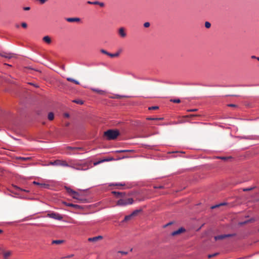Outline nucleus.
Segmentation results:
<instances>
[{
	"mask_svg": "<svg viewBox=\"0 0 259 259\" xmlns=\"http://www.w3.org/2000/svg\"><path fill=\"white\" fill-rule=\"evenodd\" d=\"M98 5H99L101 7H104L105 4H104V3H103L102 2H99Z\"/></svg>",
	"mask_w": 259,
	"mask_h": 259,
	"instance_id": "4c0bfd02",
	"label": "nucleus"
},
{
	"mask_svg": "<svg viewBox=\"0 0 259 259\" xmlns=\"http://www.w3.org/2000/svg\"><path fill=\"white\" fill-rule=\"evenodd\" d=\"M256 59H257L258 61H259V57H257V58H256Z\"/></svg>",
	"mask_w": 259,
	"mask_h": 259,
	"instance_id": "13d9d810",
	"label": "nucleus"
},
{
	"mask_svg": "<svg viewBox=\"0 0 259 259\" xmlns=\"http://www.w3.org/2000/svg\"><path fill=\"white\" fill-rule=\"evenodd\" d=\"M121 51H122V50L120 49L117 52H119V54H120L121 52Z\"/></svg>",
	"mask_w": 259,
	"mask_h": 259,
	"instance_id": "603ef678",
	"label": "nucleus"
},
{
	"mask_svg": "<svg viewBox=\"0 0 259 259\" xmlns=\"http://www.w3.org/2000/svg\"><path fill=\"white\" fill-rule=\"evenodd\" d=\"M12 254L11 251H8L7 252H5L4 253V257L5 259H7L8 257H9Z\"/></svg>",
	"mask_w": 259,
	"mask_h": 259,
	"instance_id": "f3484780",
	"label": "nucleus"
},
{
	"mask_svg": "<svg viewBox=\"0 0 259 259\" xmlns=\"http://www.w3.org/2000/svg\"><path fill=\"white\" fill-rule=\"evenodd\" d=\"M20 158L23 160H26V159H28V158H24V157H22V158L21 157Z\"/></svg>",
	"mask_w": 259,
	"mask_h": 259,
	"instance_id": "09e8293b",
	"label": "nucleus"
},
{
	"mask_svg": "<svg viewBox=\"0 0 259 259\" xmlns=\"http://www.w3.org/2000/svg\"><path fill=\"white\" fill-rule=\"evenodd\" d=\"M73 255H74L73 254H71V255H69L66 256V257H68V258L71 257L73 256Z\"/></svg>",
	"mask_w": 259,
	"mask_h": 259,
	"instance_id": "49530a36",
	"label": "nucleus"
},
{
	"mask_svg": "<svg viewBox=\"0 0 259 259\" xmlns=\"http://www.w3.org/2000/svg\"><path fill=\"white\" fill-rule=\"evenodd\" d=\"M185 231V229L183 228H180L178 230L174 231L171 233L172 236L178 235Z\"/></svg>",
	"mask_w": 259,
	"mask_h": 259,
	"instance_id": "9d476101",
	"label": "nucleus"
},
{
	"mask_svg": "<svg viewBox=\"0 0 259 259\" xmlns=\"http://www.w3.org/2000/svg\"><path fill=\"white\" fill-rule=\"evenodd\" d=\"M67 149L68 150H81L82 149V148L77 147H67Z\"/></svg>",
	"mask_w": 259,
	"mask_h": 259,
	"instance_id": "2eb2a0df",
	"label": "nucleus"
},
{
	"mask_svg": "<svg viewBox=\"0 0 259 259\" xmlns=\"http://www.w3.org/2000/svg\"><path fill=\"white\" fill-rule=\"evenodd\" d=\"M30 9V7H24V8H23V10H24V11H28V10H29Z\"/></svg>",
	"mask_w": 259,
	"mask_h": 259,
	"instance_id": "79ce46f5",
	"label": "nucleus"
},
{
	"mask_svg": "<svg viewBox=\"0 0 259 259\" xmlns=\"http://www.w3.org/2000/svg\"><path fill=\"white\" fill-rule=\"evenodd\" d=\"M57 163H58V159L54 160L53 161H50L49 163V165L57 166Z\"/></svg>",
	"mask_w": 259,
	"mask_h": 259,
	"instance_id": "5701e85b",
	"label": "nucleus"
},
{
	"mask_svg": "<svg viewBox=\"0 0 259 259\" xmlns=\"http://www.w3.org/2000/svg\"><path fill=\"white\" fill-rule=\"evenodd\" d=\"M119 55V52H116L114 54L109 53V56L110 57H117Z\"/></svg>",
	"mask_w": 259,
	"mask_h": 259,
	"instance_id": "4be33fe9",
	"label": "nucleus"
},
{
	"mask_svg": "<svg viewBox=\"0 0 259 259\" xmlns=\"http://www.w3.org/2000/svg\"><path fill=\"white\" fill-rule=\"evenodd\" d=\"M42 40L47 44H50L51 42V39L49 36H44Z\"/></svg>",
	"mask_w": 259,
	"mask_h": 259,
	"instance_id": "4468645a",
	"label": "nucleus"
},
{
	"mask_svg": "<svg viewBox=\"0 0 259 259\" xmlns=\"http://www.w3.org/2000/svg\"><path fill=\"white\" fill-rule=\"evenodd\" d=\"M3 232V230L0 229V234L2 233Z\"/></svg>",
	"mask_w": 259,
	"mask_h": 259,
	"instance_id": "5fc2aeb1",
	"label": "nucleus"
},
{
	"mask_svg": "<svg viewBox=\"0 0 259 259\" xmlns=\"http://www.w3.org/2000/svg\"><path fill=\"white\" fill-rule=\"evenodd\" d=\"M48 216L51 218L57 220H62L63 219V217L61 215L55 212L48 213Z\"/></svg>",
	"mask_w": 259,
	"mask_h": 259,
	"instance_id": "39448f33",
	"label": "nucleus"
},
{
	"mask_svg": "<svg viewBox=\"0 0 259 259\" xmlns=\"http://www.w3.org/2000/svg\"><path fill=\"white\" fill-rule=\"evenodd\" d=\"M251 58H252V59H256V58H257V57H255V56H251Z\"/></svg>",
	"mask_w": 259,
	"mask_h": 259,
	"instance_id": "8fccbe9b",
	"label": "nucleus"
},
{
	"mask_svg": "<svg viewBox=\"0 0 259 259\" xmlns=\"http://www.w3.org/2000/svg\"><path fill=\"white\" fill-rule=\"evenodd\" d=\"M133 202V199L131 198H123L119 199L117 202V205L119 206H125L128 204H131Z\"/></svg>",
	"mask_w": 259,
	"mask_h": 259,
	"instance_id": "20e7f679",
	"label": "nucleus"
},
{
	"mask_svg": "<svg viewBox=\"0 0 259 259\" xmlns=\"http://www.w3.org/2000/svg\"><path fill=\"white\" fill-rule=\"evenodd\" d=\"M65 189L66 190L69 194L73 198L78 200L79 202L83 201V199L80 198V195L79 193L66 186L65 187Z\"/></svg>",
	"mask_w": 259,
	"mask_h": 259,
	"instance_id": "f03ea898",
	"label": "nucleus"
},
{
	"mask_svg": "<svg viewBox=\"0 0 259 259\" xmlns=\"http://www.w3.org/2000/svg\"><path fill=\"white\" fill-rule=\"evenodd\" d=\"M112 193H113L114 194H116L117 196H120L121 195V193H120V192H116L115 191H113Z\"/></svg>",
	"mask_w": 259,
	"mask_h": 259,
	"instance_id": "a19ab883",
	"label": "nucleus"
},
{
	"mask_svg": "<svg viewBox=\"0 0 259 259\" xmlns=\"http://www.w3.org/2000/svg\"><path fill=\"white\" fill-rule=\"evenodd\" d=\"M33 183L35 185H38L40 188H49L50 186L49 184L44 182H38L34 181Z\"/></svg>",
	"mask_w": 259,
	"mask_h": 259,
	"instance_id": "423d86ee",
	"label": "nucleus"
},
{
	"mask_svg": "<svg viewBox=\"0 0 259 259\" xmlns=\"http://www.w3.org/2000/svg\"><path fill=\"white\" fill-rule=\"evenodd\" d=\"M0 56L8 59H11L15 57V55L14 54L6 52L0 53Z\"/></svg>",
	"mask_w": 259,
	"mask_h": 259,
	"instance_id": "6e6552de",
	"label": "nucleus"
},
{
	"mask_svg": "<svg viewBox=\"0 0 259 259\" xmlns=\"http://www.w3.org/2000/svg\"><path fill=\"white\" fill-rule=\"evenodd\" d=\"M124 184L122 183H116V184H111L110 186H124Z\"/></svg>",
	"mask_w": 259,
	"mask_h": 259,
	"instance_id": "2f4dec72",
	"label": "nucleus"
},
{
	"mask_svg": "<svg viewBox=\"0 0 259 259\" xmlns=\"http://www.w3.org/2000/svg\"><path fill=\"white\" fill-rule=\"evenodd\" d=\"M159 108V107L158 106H151V107H149V110H156V109H157Z\"/></svg>",
	"mask_w": 259,
	"mask_h": 259,
	"instance_id": "c756f323",
	"label": "nucleus"
},
{
	"mask_svg": "<svg viewBox=\"0 0 259 259\" xmlns=\"http://www.w3.org/2000/svg\"><path fill=\"white\" fill-rule=\"evenodd\" d=\"M171 224V223H168V224H167L166 225H165L164 226V227H166L168 226V225H170V224Z\"/></svg>",
	"mask_w": 259,
	"mask_h": 259,
	"instance_id": "de8ad7c7",
	"label": "nucleus"
},
{
	"mask_svg": "<svg viewBox=\"0 0 259 259\" xmlns=\"http://www.w3.org/2000/svg\"><path fill=\"white\" fill-rule=\"evenodd\" d=\"M101 52L103 54H104L105 55H107L108 56H109V54L110 53L108 52L107 51H106V50H104V49H102L101 50Z\"/></svg>",
	"mask_w": 259,
	"mask_h": 259,
	"instance_id": "c85d7f7f",
	"label": "nucleus"
},
{
	"mask_svg": "<svg viewBox=\"0 0 259 259\" xmlns=\"http://www.w3.org/2000/svg\"><path fill=\"white\" fill-rule=\"evenodd\" d=\"M119 135L118 130H108L104 133V137L107 140H114Z\"/></svg>",
	"mask_w": 259,
	"mask_h": 259,
	"instance_id": "f257e3e1",
	"label": "nucleus"
},
{
	"mask_svg": "<svg viewBox=\"0 0 259 259\" xmlns=\"http://www.w3.org/2000/svg\"><path fill=\"white\" fill-rule=\"evenodd\" d=\"M254 188H255V187H249V188H244L243 189V191H250V190H253Z\"/></svg>",
	"mask_w": 259,
	"mask_h": 259,
	"instance_id": "cd10ccee",
	"label": "nucleus"
},
{
	"mask_svg": "<svg viewBox=\"0 0 259 259\" xmlns=\"http://www.w3.org/2000/svg\"><path fill=\"white\" fill-rule=\"evenodd\" d=\"M150 24L149 22H145L144 23V26L146 28L149 27L150 26Z\"/></svg>",
	"mask_w": 259,
	"mask_h": 259,
	"instance_id": "72a5a7b5",
	"label": "nucleus"
},
{
	"mask_svg": "<svg viewBox=\"0 0 259 259\" xmlns=\"http://www.w3.org/2000/svg\"><path fill=\"white\" fill-rule=\"evenodd\" d=\"M102 239H103L102 236H96V237H92V238H89L88 240L89 242H96L99 240H102Z\"/></svg>",
	"mask_w": 259,
	"mask_h": 259,
	"instance_id": "1a4fd4ad",
	"label": "nucleus"
},
{
	"mask_svg": "<svg viewBox=\"0 0 259 259\" xmlns=\"http://www.w3.org/2000/svg\"><path fill=\"white\" fill-rule=\"evenodd\" d=\"M234 235L233 234H225V235H218V236H216L214 237V239L215 240H222V239H224L225 238H228V237H232V236H233Z\"/></svg>",
	"mask_w": 259,
	"mask_h": 259,
	"instance_id": "0eeeda50",
	"label": "nucleus"
},
{
	"mask_svg": "<svg viewBox=\"0 0 259 259\" xmlns=\"http://www.w3.org/2000/svg\"><path fill=\"white\" fill-rule=\"evenodd\" d=\"M64 116L65 117H67L68 118V117H69V114L68 113H66L64 114Z\"/></svg>",
	"mask_w": 259,
	"mask_h": 259,
	"instance_id": "c03bdc74",
	"label": "nucleus"
},
{
	"mask_svg": "<svg viewBox=\"0 0 259 259\" xmlns=\"http://www.w3.org/2000/svg\"><path fill=\"white\" fill-rule=\"evenodd\" d=\"M218 254V253H213V254H209L208 255V258H211V257H214V256H215L216 255H217Z\"/></svg>",
	"mask_w": 259,
	"mask_h": 259,
	"instance_id": "f704fd0d",
	"label": "nucleus"
},
{
	"mask_svg": "<svg viewBox=\"0 0 259 259\" xmlns=\"http://www.w3.org/2000/svg\"><path fill=\"white\" fill-rule=\"evenodd\" d=\"M225 205V203H220V204L219 205H215V206H213L211 207V208H214L215 207H219L220 206H222V205Z\"/></svg>",
	"mask_w": 259,
	"mask_h": 259,
	"instance_id": "c9c22d12",
	"label": "nucleus"
},
{
	"mask_svg": "<svg viewBox=\"0 0 259 259\" xmlns=\"http://www.w3.org/2000/svg\"><path fill=\"white\" fill-rule=\"evenodd\" d=\"M126 97H127V96L116 95H115V96L114 97H113V99H120L121 98H126Z\"/></svg>",
	"mask_w": 259,
	"mask_h": 259,
	"instance_id": "393cba45",
	"label": "nucleus"
},
{
	"mask_svg": "<svg viewBox=\"0 0 259 259\" xmlns=\"http://www.w3.org/2000/svg\"><path fill=\"white\" fill-rule=\"evenodd\" d=\"M48 119L50 120H52L54 119V113L53 112H50L49 114H48Z\"/></svg>",
	"mask_w": 259,
	"mask_h": 259,
	"instance_id": "aec40b11",
	"label": "nucleus"
},
{
	"mask_svg": "<svg viewBox=\"0 0 259 259\" xmlns=\"http://www.w3.org/2000/svg\"><path fill=\"white\" fill-rule=\"evenodd\" d=\"M170 101L177 103H179L181 102L180 99H171Z\"/></svg>",
	"mask_w": 259,
	"mask_h": 259,
	"instance_id": "7c9ffc66",
	"label": "nucleus"
},
{
	"mask_svg": "<svg viewBox=\"0 0 259 259\" xmlns=\"http://www.w3.org/2000/svg\"><path fill=\"white\" fill-rule=\"evenodd\" d=\"M107 160L104 159V160H103L99 161H98V162H96L94 163V164H95V165H97V164H99V163H101V162H102L105 161H107Z\"/></svg>",
	"mask_w": 259,
	"mask_h": 259,
	"instance_id": "ea45409f",
	"label": "nucleus"
},
{
	"mask_svg": "<svg viewBox=\"0 0 259 259\" xmlns=\"http://www.w3.org/2000/svg\"><path fill=\"white\" fill-rule=\"evenodd\" d=\"M118 253H120L122 254V255H126L127 254V252L122 251H119Z\"/></svg>",
	"mask_w": 259,
	"mask_h": 259,
	"instance_id": "58836bf2",
	"label": "nucleus"
},
{
	"mask_svg": "<svg viewBox=\"0 0 259 259\" xmlns=\"http://www.w3.org/2000/svg\"><path fill=\"white\" fill-rule=\"evenodd\" d=\"M69 154H75V153H69Z\"/></svg>",
	"mask_w": 259,
	"mask_h": 259,
	"instance_id": "4d7b16f0",
	"label": "nucleus"
},
{
	"mask_svg": "<svg viewBox=\"0 0 259 259\" xmlns=\"http://www.w3.org/2000/svg\"><path fill=\"white\" fill-rule=\"evenodd\" d=\"M73 102L76 103L77 104H79L82 105L83 104V102L80 100H75L73 101Z\"/></svg>",
	"mask_w": 259,
	"mask_h": 259,
	"instance_id": "a878e982",
	"label": "nucleus"
},
{
	"mask_svg": "<svg viewBox=\"0 0 259 259\" xmlns=\"http://www.w3.org/2000/svg\"><path fill=\"white\" fill-rule=\"evenodd\" d=\"M118 34L120 37L124 38L126 36L125 29L123 27H120L118 30Z\"/></svg>",
	"mask_w": 259,
	"mask_h": 259,
	"instance_id": "9b49d317",
	"label": "nucleus"
},
{
	"mask_svg": "<svg viewBox=\"0 0 259 259\" xmlns=\"http://www.w3.org/2000/svg\"><path fill=\"white\" fill-rule=\"evenodd\" d=\"M67 80L69 81H70V82H74V83H75L76 84H79V82L78 81L76 80H75L71 77H68L67 78Z\"/></svg>",
	"mask_w": 259,
	"mask_h": 259,
	"instance_id": "dca6fc26",
	"label": "nucleus"
},
{
	"mask_svg": "<svg viewBox=\"0 0 259 259\" xmlns=\"http://www.w3.org/2000/svg\"><path fill=\"white\" fill-rule=\"evenodd\" d=\"M210 26H211V24H210V23L209 22H206L205 23V26L206 28H209L210 27Z\"/></svg>",
	"mask_w": 259,
	"mask_h": 259,
	"instance_id": "473e14b6",
	"label": "nucleus"
},
{
	"mask_svg": "<svg viewBox=\"0 0 259 259\" xmlns=\"http://www.w3.org/2000/svg\"><path fill=\"white\" fill-rule=\"evenodd\" d=\"M87 3H88V4L93 5V4H92V3H93V2L88 1V2H87Z\"/></svg>",
	"mask_w": 259,
	"mask_h": 259,
	"instance_id": "a18cd8bd",
	"label": "nucleus"
},
{
	"mask_svg": "<svg viewBox=\"0 0 259 259\" xmlns=\"http://www.w3.org/2000/svg\"><path fill=\"white\" fill-rule=\"evenodd\" d=\"M132 218H133V215H132V214L126 215L123 221H125V222L128 221L130 220L131 219H132Z\"/></svg>",
	"mask_w": 259,
	"mask_h": 259,
	"instance_id": "412c9836",
	"label": "nucleus"
},
{
	"mask_svg": "<svg viewBox=\"0 0 259 259\" xmlns=\"http://www.w3.org/2000/svg\"><path fill=\"white\" fill-rule=\"evenodd\" d=\"M64 242L63 240H55L52 241V244H60Z\"/></svg>",
	"mask_w": 259,
	"mask_h": 259,
	"instance_id": "a211bd4d",
	"label": "nucleus"
},
{
	"mask_svg": "<svg viewBox=\"0 0 259 259\" xmlns=\"http://www.w3.org/2000/svg\"><path fill=\"white\" fill-rule=\"evenodd\" d=\"M222 158V159H226V157H222V158Z\"/></svg>",
	"mask_w": 259,
	"mask_h": 259,
	"instance_id": "6e6d98bb",
	"label": "nucleus"
},
{
	"mask_svg": "<svg viewBox=\"0 0 259 259\" xmlns=\"http://www.w3.org/2000/svg\"><path fill=\"white\" fill-rule=\"evenodd\" d=\"M91 90L100 95H104L106 93L105 91L99 90L98 89L91 88Z\"/></svg>",
	"mask_w": 259,
	"mask_h": 259,
	"instance_id": "ddd939ff",
	"label": "nucleus"
},
{
	"mask_svg": "<svg viewBox=\"0 0 259 259\" xmlns=\"http://www.w3.org/2000/svg\"><path fill=\"white\" fill-rule=\"evenodd\" d=\"M66 20L68 22H78L80 20L79 18H67Z\"/></svg>",
	"mask_w": 259,
	"mask_h": 259,
	"instance_id": "f8f14e48",
	"label": "nucleus"
},
{
	"mask_svg": "<svg viewBox=\"0 0 259 259\" xmlns=\"http://www.w3.org/2000/svg\"><path fill=\"white\" fill-rule=\"evenodd\" d=\"M16 27H17V28H18V27H19V25H18V24H17V25H16Z\"/></svg>",
	"mask_w": 259,
	"mask_h": 259,
	"instance_id": "864d4df0",
	"label": "nucleus"
},
{
	"mask_svg": "<svg viewBox=\"0 0 259 259\" xmlns=\"http://www.w3.org/2000/svg\"><path fill=\"white\" fill-rule=\"evenodd\" d=\"M131 151V150H117L116 151V152L117 153H124V152H130Z\"/></svg>",
	"mask_w": 259,
	"mask_h": 259,
	"instance_id": "bb28decb",
	"label": "nucleus"
},
{
	"mask_svg": "<svg viewBox=\"0 0 259 259\" xmlns=\"http://www.w3.org/2000/svg\"><path fill=\"white\" fill-rule=\"evenodd\" d=\"M66 205L67 206H70V207H74L75 208H78L80 207V206L78 205L74 204H72V203H66Z\"/></svg>",
	"mask_w": 259,
	"mask_h": 259,
	"instance_id": "6ab92c4d",
	"label": "nucleus"
},
{
	"mask_svg": "<svg viewBox=\"0 0 259 259\" xmlns=\"http://www.w3.org/2000/svg\"><path fill=\"white\" fill-rule=\"evenodd\" d=\"M57 166L62 167H69L76 168L74 165L72 164L71 161H67L66 160L62 159H58Z\"/></svg>",
	"mask_w": 259,
	"mask_h": 259,
	"instance_id": "7ed1b4c3",
	"label": "nucleus"
},
{
	"mask_svg": "<svg viewBox=\"0 0 259 259\" xmlns=\"http://www.w3.org/2000/svg\"><path fill=\"white\" fill-rule=\"evenodd\" d=\"M98 3H99V1H95V2H93V5H98Z\"/></svg>",
	"mask_w": 259,
	"mask_h": 259,
	"instance_id": "37998d69",
	"label": "nucleus"
},
{
	"mask_svg": "<svg viewBox=\"0 0 259 259\" xmlns=\"http://www.w3.org/2000/svg\"><path fill=\"white\" fill-rule=\"evenodd\" d=\"M141 211V210H135V211H134L131 214H132V215H133V217H135L136 215H137L139 213V212Z\"/></svg>",
	"mask_w": 259,
	"mask_h": 259,
	"instance_id": "b1692460",
	"label": "nucleus"
},
{
	"mask_svg": "<svg viewBox=\"0 0 259 259\" xmlns=\"http://www.w3.org/2000/svg\"><path fill=\"white\" fill-rule=\"evenodd\" d=\"M21 26L23 28H26L27 26V24L25 22H23L21 23Z\"/></svg>",
	"mask_w": 259,
	"mask_h": 259,
	"instance_id": "e433bc0d",
	"label": "nucleus"
},
{
	"mask_svg": "<svg viewBox=\"0 0 259 259\" xmlns=\"http://www.w3.org/2000/svg\"><path fill=\"white\" fill-rule=\"evenodd\" d=\"M229 106H231V107H234V106H235V105H234V104H230V105H229Z\"/></svg>",
	"mask_w": 259,
	"mask_h": 259,
	"instance_id": "3c124183",
	"label": "nucleus"
}]
</instances>
